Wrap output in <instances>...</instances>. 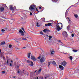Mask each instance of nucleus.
<instances>
[{
	"label": "nucleus",
	"mask_w": 79,
	"mask_h": 79,
	"mask_svg": "<svg viewBox=\"0 0 79 79\" xmlns=\"http://www.w3.org/2000/svg\"><path fill=\"white\" fill-rule=\"evenodd\" d=\"M18 73L19 74V71H18Z\"/></svg>",
	"instance_id": "obj_47"
},
{
	"label": "nucleus",
	"mask_w": 79,
	"mask_h": 79,
	"mask_svg": "<svg viewBox=\"0 0 79 79\" xmlns=\"http://www.w3.org/2000/svg\"><path fill=\"white\" fill-rule=\"evenodd\" d=\"M9 47L10 48H13V46H12V45H11V44H9Z\"/></svg>",
	"instance_id": "obj_19"
},
{
	"label": "nucleus",
	"mask_w": 79,
	"mask_h": 79,
	"mask_svg": "<svg viewBox=\"0 0 79 79\" xmlns=\"http://www.w3.org/2000/svg\"><path fill=\"white\" fill-rule=\"evenodd\" d=\"M6 31H8V29L6 28Z\"/></svg>",
	"instance_id": "obj_51"
},
{
	"label": "nucleus",
	"mask_w": 79,
	"mask_h": 79,
	"mask_svg": "<svg viewBox=\"0 0 79 79\" xmlns=\"http://www.w3.org/2000/svg\"><path fill=\"white\" fill-rule=\"evenodd\" d=\"M31 61H31L29 60H27V63H28V64H30V63H31Z\"/></svg>",
	"instance_id": "obj_17"
},
{
	"label": "nucleus",
	"mask_w": 79,
	"mask_h": 79,
	"mask_svg": "<svg viewBox=\"0 0 79 79\" xmlns=\"http://www.w3.org/2000/svg\"><path fill=\"white\" fill-rule=\"evenodd\" d=\"M42 71V69H40L38 71V73H40L41 72V71Z\"/></svg>",
	"instance_id": "obj_31"
},
{
	"label": "nucleus",
	"mask_w": 79,
	"mask_h": 79,
	"mask_svg": "<svg viewBox=\"0 0 79 79\" xmlns=\"http://www.w3.org/2000/svg\"><path fill=\"white\" fill-rule=\"evenodd\" d=\"M5 10V8L3 7H1L0 8V11L1 12H2L3 11Z\"/></svg>",
	"instance_id": "obj_13"
},
{
	"label": "nucleus",
	"mask_w": 79,
	"mask_h": 79,
	"mask_svg": "<svg viewBox=\"0 0 79 79\" xmlns=\"http://www.w3.org/2000/svg\"><path fill=\"white\" fill-rule=\"evenodd\" d=\"M31 63H30L29 64V65H30V66H34V63H33V62H32V61H31Z\"/></svg>",
	"instance_id": "obj_14"
},
{
	"label": "nucleus",
	"mask_w": 79,
	"mask_h": 79,
	"mask_svg": "<svg viewBox=\"0 0 79 79\" xmlns=\"http://www.w3.org/2000/svg\"><path fill=\"white\" fill-rule=\"evenodd\" d=\"M52 25V23H46L45 24V26L48 27V26H50Z\"/></svg>",
	"instance_id": "obj_11"
},
{
	"label": "nucleus",
	"mask_w": 79,
	"mask_h": 79,
	"mask_svg": "<svg viewBox=\"0 0 79 79\" xmlns=\"http://www.w3.org/2000/svg\"><path fill=\"white\" fill-rule=\"evenodd\" d=\"M69 58L71 60H73V57H72V56H70L69 57Z\"/></svg>",
	"instance_id": "obj_24"
},
{
	"label": "nucleus",
	"mask_w": 79,
	"mask_h": 79,
	"mask_svg": "<svg viewBox=\"0 0 79 79\" xmlns=\"http://www.w3.org/2000/svg\"><path fill=\"white\" fill-rule=\"evenodd\" d=\"M2 32H5V30L4 29H2L1 30Z\"/></svg>",
	"instance_id": "obj_36"
},
{
	"label": "nucleus",
	"mask_w": 79,
	"mask_h": 79,
	"mask_svg": "<svg viewBox=\"0 0 79 79\" xmlns=\"http://www.w3.org/2000/svg\"><path fill=\"white\" fill-rule=\"evenodd\" d=\"M36 26H37V27H40V25H39L38 23H37Z\"/></svg>",
	"instance_id": "obj_25"
},
{
	"label": "nucleus",
	"mask_w": 79,
	"mask_h": 79,
	"mask_svg": "<svg viewBox=\"0 0 79 79\" xmlns=\"http://www.w3.org/2000/svg\"><path fill=\"white\" fill-rule=\"evenodd\" d=\"M59 68L61 70H63V69H64V67L61 65H59Z\"/></svg>",
	"instance_id": "obj_12"
},
{
	"label": "nucleus",
	"mask_w": 79,
	"mask_h": 79,
	"mask_svg": "<svg viewBox=\"0 0 79 79\" xmlns=\"http://www.w3.org/2000/svg\"><path fill=\"white\" fill-rule=\"evenodd\" d=\"M73 52H77V50H76V49H73Z\"/></svg>",
	"instance_id": "obj_28"
},
{
	"label": "nucleus",
	"mask_w": 79,
	"mask_h": 79,
	"mask_svg": "<svg viewBox=\"0 0 79 79\" xmlns=\"http://www.w3.org/2000/svg\"><path fill=\"white\" fill-rule=\"evenodd\" d=\"M47 77H49V76H48L47 77H45V79H47Z\"/></svg>",
	"instance_id": "obj_43"
},
{
	"label": "nucleus",
	"mask_w": 79,
	"mask_h": 79,
	"mask_svg": "<svg viewBox=\"0 0 79 79\" xmlns=\"http://www.w3.org/2000/svg\"><path fill=\"white\" fill-rule=\"evenodd\" d=\"M10 10L12 11H14L15 9H16V6H14V8L13 7V6L12 5H11L10 6Z\"/></svg>",
	"instance_id": "obj_3"
},
{
	"label": "nucleus",
	"mask_w": 79,
	"mask_h": 79,
	"mask_svg": "<svg viewBox=\"0 0 79 79\" xmlns=\"http://www.w3.org/2000/svg\"><path fill=\"white\" fill-rule=\"evenodd\" d=\"M36 72H37V70H35V73Z\"/></svg>",
	"instance_id": "obj_49"
},
{
	"label": "nucleus",
	"mask_w": 79,
	"mask_h": 79,
	"mask_svg": "<svg viewBox=\"0 0 79 79\" xmlns=\"http://www.w3.org/2000/svg\"><path fill=\"white\" fill-rule=\"evenodd\" d=\"M41 79H43V77H42Z\"/></svg>",
	"instance_id": "obj_63"
},
{
	"label": "nucleus",
	"mask_w": 79,
	"mask_h": 79,
	"mask_svg": "<svg viewBox=\"0 0 79 79\" xmlns=\"http://www.w3.org/2000/svg\"><path fill=\"white\" fill-rule=\"evenodd\" d=\"M40 58H41V57H40V56H39V57H38V60H40Z\"/></svg>",
	"instance_id": "obj_35"
},
{
	"label": "nucleus",
	"mask_w": 79,
	"mask_h": 79,
	"mask_svg": "<svg viewBox=\"0 0 79 79\" xmlns=\"http://www.w3.org/2000/svg\"><path fill=\"white\" fill-rule=\"evenodd\" d=\"M52 64H53L55 65V64H56V62H55V61H53L52 62Z\"/></svg>",
	"instance_id": "obj_27"
},
{
	"label": "nucleus",
	"mask_w": 79,
	"mask_h": 79,
	"mask_svg": "<svg viewBox=\"0 0 79 79\" xmlns=\"http://www.w3.org/2000/svg\"><path fill=\"white\" fill-rule=\"evenodd\" d=\"M74 6V5H72V6H70V8H71L72 6Z\"/></svg>",
	"instance_id": "obj_56"
},
{
	"label": "nucleus",
	"mask_w": 79,
	"mask_h": 79,
	"mask_svg": "<svg viewBox=\"0 0 79 79\" xmlns=\"http://www.w3.org/2000/svg\"><path fill=\"white\" fill-rule=\"evenodd\" d=\"M51 55H54L55 52L52 48L50 49Z\"/></svg>",
	"instance_id": "obj_7"
},
{
	"label": "nucleus",
	"mask_w": 79,
	"mask_h": 79,
	"mask_svg": "<svg viewBox=\"0 0 79 79\" xmlns=\"http://www.w3.org/2000/svg\"><path fill=\"white\" fill-rule=\"evenodd\" d=\"M30 16H32V12H30Z\"/></svg>",
	"instance_id": "obj_33"
},
{
	"label": "nucleus",
	"mask_w": 79,
	"mask_h": 79,
	"mask_svg": "<svg viewBox=\"0 0 79 79\" xmlns=\"http://www.w3.org/2000/svg\"><path fill=\"white\" fill-rule=\"evenodd\" d=\"M35 8L36 6L35 5H31L29 7V9L30 11H35Z\"/></svg>",
	"instance_id": "obj_1"
},
{
	"label": "nucleus",
	"mask_w": 79,
	"mask_h": 79,
	"mask_svg": "<svg viewBox=\"0 0 79 79\" xmlns=\"http://www.w3.org/2000/svg\"><path fill=\"white\" fill-rule=\"evenodd\" d=\"M36 79H39V77H36Z\"/></svg>",
	"instance_id": "obj_48"
},
{
	"label": "nucleus",
	"mask_w": 79,
	"mask_h": 79,
	"mask_svg": "<svg viewBox=\"0 0 79 79\" xmlns=\"http://www.w3.org/2000/svg\"><path fill=\"white\" fill-rule=\"evenodd\" d=\"M70 27L69 26V25L67 26V29L68 31H69Z\"/></svg>",
	"instance_id": "obj_21"
},
{
	"label": "nucleus",
	"mask_w": 79,
	"mask_h": 79,
	"mask_svg": "<svg viewBox=\"0 0 79 79\" xmlns=\"http://www.w3.org/2000/svg\"><path fill=\"white\" fill-rule=\"evenodd\" d=\"M50 65V62H48V66H49Z\"/></svg>",
	"instance_id": "obj_34"
},
{
	"label": "nucleus",
	"mask_w": 79,
	"mask_h": 79,
	"mask_svg": "<svg viewBox=\"0 0 79 79\" xmlns=\"http://www.w3.org/2000/svg\"><path fill=\"white\" fill-rule=\"evenodd\" d=\"M8 60H7L6 61V63L7 64H8Z\"/></svg>",
	"instance_id": "obj_39"
},
{
	"label": "nucleus",
	"mask_w": 79,
	"mask_h": 79,
	"mask_svg": "<svg viewBox=\"0 0 79 79\" xmlns=\"http://www.w3.org/2000/svg\"><path fill=\"white\" fill-rule=\"evenodd\" d=\"M45 58L44 57H42L40 59V62L41 63H44L45 61Z\"/></svg>",
	"instance_id": "obj_8"
},
{
	"label": "nucleus",
	"mask_w": 79,
	"mask_h": 79,
	"mask_svg": "<svg viewBox=\"0 0 79 79\" xmlns=\"http://www.w3.org/2000/svg\"><path fill=\"white\" fill-rule=\"evenodd\" d=\"M79 3L78 2H77V3H76V4H77V3Z\"/></svg>",
	"instance_id": "obj_60"
},
{
	"label": "nucleus",
	"mask_w": 79,
	"mask_h": 79,
	"mask_svg": "<svg viewBox=\"0 0 79 79\" xmlns=\"http://www.w3.org/2000/svg\"><path fill=\"white\" fill-rule=\"evenodd\" d=\"M31 59L33 61H36L37 59H36L35 56H31Z\"/></svg>",
	"instance_id": "obj_10"
},
{
	"label": "nucleus",
	"mask_w": 79,
	"mask_h": 79,
	"mask_svg": "<svg viewBox=\"0 0 79 79\" xmlns=\"http://www.w3.org/2000/svg\"><path fill=\"white\" fill-rule=\"evenodd\" d=\"M50 32V30L47 29L46 32Z\"/></svg>",
	"instance_id": "obj_37"
},
{
	"label": "nucleus",
	"mask_w": 79,
	"mask_h": 79,
	"mask_svg": "<svg viewBox=\"0 0 79 79\" xmlns=\"http://www.w3.org/2000/svg\"><path fill=\"white\" fill-rule=\"evenodd\" d=\"M13 60H11V62H13Z\"/></svg>",
	"instance_id": "obj_61"
},
{
	"label": "nucleus",
	"mask_w": 79,
	"mask_h": 79,
	"mask_svg": "<svg viewBox=\"0 0 79 79\" xmlns=\"http://www.w3.org/2000/svg\"><path fill=\"white\" fill-rule=\"evenodd\" d=\"M69 21H71V20H70V19H69Z\"/></svg>",
	"instance_id": "obj_57"
},
{
	"label": "nucleus",
	"mask_w": 79,
	"mask_h": 79,
	"mask_svg": "<svg viewBox=\"0 0 79 79\" xmlns=\"http://www.w3.org/2000/svg\"><path fill=\"white\" fill-rule=\"evenodd\" d=\"M56 26L59 27H63V24H62V23H56Z\"/></svg>",
	"instance_id": "obj_6"
},
{
	"label": "nucleus",
	"mask_w": 79,
	"mask_h": 79,
	"mask_svg": "<svg viewBox=\"0 0 79 79\" xmlns=\"http://www.w3.org/2000/svg\"><path fill=\"white\" fill-rule=\"evenodd\" d=\"M43 32H44L46 33L47 32V29H45L43 30Z\"/></svg>",
	"instance_id": "obj_23"
},
{
	"label": "nucleus",
	"mask_w": 79,
	"mask_h": 79,
	"mask_svg": "<svg viewBox=\"0 0 79 79\" xmlns=\"http://www.w3.org/2000/svg\"><path fill=\"white\" fill-rule=\"evenodd\" d=\"M74 34H72V37H74Z\"/></svg>",
	"instance_id": "obj_38"
},
{
	"label": "nucleus",
	"mask_w": 79,
	"mask_h": 79,
	"mask_svg": "<svg viewBox=\"0 0 79 79\" xmlns=\"http://www.w3.org/2000/svg\"><path fill=\"white\" fill-rule=\"evenodd\" d=\"M58 42H60V43H61V44H62V42H61V40H59L58 41Z\"/></svg>",
	"instance_id": "obj_40"
},
{
	"label": "nucleus",
	"mask_w": 79,
	"mask_h": 79,
	"mask_svg": "<svg viewBox=\"0 0 79 79\" xmlns=\"http://www.w3.org/2000/svg\"><path fill=\"white\" fill-rule=\"evenodd\" d=\"M37 9H38L37 8H36V11H39V10Z\"/></svg>",
	"instance_id": "obj_41"
},
{
	"label": "nucleus",
	"mask_w": 79,
	"mask_h": 79,
	"mask_svg": "<svg viewBox=\"0 0 79 79\" xmlns=\"http://www.w3.org/2000/svg\"><path fill=\"white\" fill-rule=\"evenodd\" d=\"M17 68H19V65L17 66Z\"/></svg>",
	"instance_id": "obj_53"
},
{
	"label": "nucleus",
	"mask_w": 79,
	"mask_h": 79,
	"mask_svg": "<svg viewBox=\"0 0 79 79\" xmlns=\"http://www.w3.org/2000/svg\"><path fill=\"white\" fill-rule=\"evenodd\" d=\"M24 48H26V47H23L22 48V49H23Z\"/></svg>",
	"instance_id": "obj_46"
},
{
	"label": "nucleus",
	"mask_w": 79,
	"mask_h": 79,
	"mask_svg": "<svg viewBox=\"0 0 79 79\" xmlns=\"http://www.w3.org/2000/svg\"><path fill=\"white\" fill-rule=\"evenodd\" d=\"M67 19L69 20V18H68V17L67 18Z\"/></svg>",
	"instance_id": "obj_55"
},
{
	"label": "nucleus",
	"mask_w": 79,
	"mask_h": 79,
	"mask_svg": "<svg viewBox=\"0 0 79 79\" xmlns=\"http://www.w3.org/2000/svg\"><path fill=\"white\" fill-rule=\"evenodd\" d=\"M56 30L58 31H60L61 29V27H58V26H57V25L56 26Z\"/></svg>",
	"instance_id": "obj_9"
},
{
	"label": "nucleus",
	"mask_w": 79,
	"mask_h": 79,
	"mask_svg": "<svg viewBox=\"0 0 79 79\" xmlns=\"http://www.w3.org/2000/svg\"><path fill=\"white\" fill-rule=\"evenodd\" d=\"M74 16H75V17L76 18H77L78 17V15H77V14H75L74 15Z\"/></svg>",
	"instance_id": "obj_20"
},
{
	"label": "nucleus",
	"mask_w": 79,
	"mask_h": 79,
	"mask_svg": "<svg viewBox=\"0 0 79 79\" xmlns=\"http://www.w3.org/2000/svg\"><path fill=\"white\" fill-rule=\"evenodd\" d=\"M5 41H3L2 42H1L0 44V45H5Z\"/></svg>",
	"instance_id": "obj_16"
},
{
	"label": "nucleus",
	"mask_w": 79,
	"mask_h": 79,
	"mask_svg": "<svg viewBox=\"0 0 79 79\" xmlns=\"http://www.w3.org/2000/svg\"><path fill=\"white\" fill-rule=\"evenodd\" d=\"M30 55L32 56V54H31V53H28L27 54V56L29 58H30Z\"/></svg>",
	"instance_id": "obj_15"
},
{
	"label": "nucleus",
	"mask_w": 79,
	"mask_h": 79,
	"mask_svg": "<svg viewBox=\"0 0 79 79\" xmlns=\"http://www.w3.org/2000/svg\"><path fill=\"white\" fill-rule=\"evenodd\" d=\"M1 52H2V50L0 49V53H1Z\"/></svg>",
	"instance_id": "obj_50"
},
{
	"label": "nucleus",
	"mask_w": 79,
	"mask_h": 79,
	"mask_svg": "<svg viewBox=\"0 0 79 79\" xmlns=\"http://www.w3.org/2000/svg\"><path fill=\"white\" fill-rule=\"evenodd\" d=\"M40 34H41V35H43L44 34V33H43L42 31H40Z\"/></svg>",
	"instance_id": "obj_32"
},
{
	"label": "nucleus",
	"mask_w": 79,
	"mask_h": 79,
	"mask_svg": "<svg viewBox=\"0 0 79 79\" xmlns=\"http://www.w3.org/2000/svg\"><path fill=\"white\" fill-rule=\"evenodd\" d=\"M62 53H64V54H66V53H64V52Z\"/></svg>",
	"instance_id": "obj_54"
},
{
	"label": "nucleus",
	"mask_w": 79,
	"mask_h": 79,
	"mask_svg": "<svg viewBox=\"0 0 79 79\" xmlns=\"http://www.w3.org/2000/svg\"><path fill=\"white\" fill-rule=\"evenodd\" d=\"M66 64H67V63L66 61H63L60 63V64L63 66H66Z\"/></svg>",
	"instance_id": "obj_4"
},
{
	"label": "nucleus",
	"mask_w": 79,
	"mask_h": 79,
	"mask_svg": "<svg viewBox=\"0 0 79 79\" xmlns=\"http://www.w3.org/2000/svg\"><path fill=\"white\" fill-rule=\"evenodd\" d=\"M13 78H14V79H15V78H16V76L13 77Z\"/></svg>",
	"instance_id": "obj_45"
},
{
	"label": "nucleus",
	"mask_w": 79,
	"mask_h": 79,
	"mask_svg": "<svg viewBox=\"0 0 79 79\" xmlns=\"http://www.w3.org/2000/svg\"><path fill=\"white\" fill-rule=\"evenodd\" d=\"M40 6V7H39V9H40H40H42V8L43 9V10H44V8L42 7V6Z\"/></svg>",
	"instance_id": "obj_22"
},
{
	"label": "nucleus",
	"mask_w": 79,
	"mask_h": 79,
	"mask_svg": "<svg viewBox=\"0 0 79 79\" xmlns=\"http://www.w3.org/2000/svg\"><path fill=\"white\" fill-rule=\"evenodd\" d=\"M64 37H68V34L66 31H64L62 33Z\"/></svg>",
	"instance_id": "obj_2"
},
{
	"label": "nucleus",
	"mask_w": 79,
	"mask_h": 79,
	"mask_svg": "<svg viewBox=\"0 0 79 79\" xmlns=\"http://www.w3.org/2000/svg\"><path fill=\"white\" fill-rule=\"evenodd\" d=\"M22 40H27V39L26 38H24V37H22Z\"/></svg>",
	"instance_id": "obj_26"
},
{
	"label": "nucleus",
	"mask_w": 79,
	"mask_h": 79,
	"mask_svg": "<svg viewBox=\"0 0 79 79\" xmlns=\"http://www.w3.org/2000/svg\"><path fill=\"white\" fill-rule=\"evenodd\" d=\"M52 1L54 3H56L58 2V0H52Z\"/></svg>",
	"instance_id": "obj_18"
},
{
	"label": "nucleus",
	"mask_w": 79,
	"mask_h": 79,
	"mask_svg": "<svg viewBox=\"0 0 79 79\" xmlns=\"http://www.w3.org/2000/svg\"><path fill=\"white\" fill-rule=\"evenodd\" d=\"M19 33H20L21 34V35L22 36H24V32H23L21 29L19 31Z\"/></svg>",
	"instance_id": "obj_5"
},
{
	"label": "nucleus",
	"mask_w": 79,
	"mask_h": 79,
	"mask_svg": "<svg viewBox=\"0 0 79 79\" xmlns=\"http://www.w3.org/2000/svg\"><path fill=\"white\" fill-rule=\"evenodd\" d=\"M21 29H22L23 31H24V33H25L26 32H25V31H24V27H22L21 28Z\"/></svg>",
	"instance_id": "obj_29"
},
{
	"label": "nucleus",
	"mask_w": 79,
	"mask_h": 79,
	"mask_svg": "<svg viewBox=\"0 0 79 79\" xmlns=\"http://www.w3.org/2000/svg\"><path fill=\"white\" fill-rule=\"evenodd\" d=\"M16 42H17V43H18V42H18V41H16Z\"/></svg>",
	"instance_id": "obj_62"
},
{
	"label": "nucleus",
	"mask_w": 79,
	"mask_h": 79,
	"mask_svg": "<svg viewBox=\"0 0 79 79\" xmlns=\"http://www.w3.org/2000/svg\"><path fill=\"white\" fill-rule=\"evenodd\" d=\"M2 18H5V17H2Z\"/></svg>",
	"instance_id": "obj_52"
},
{
	"label": "nucleus",
	"mask_w": 79,
	"mask_h": 79,
	"mask_svg": "<svg viewBox=\"0 0 79 79\" xmlns=\"http://www.w3.org/2000/svg\"><path fill=\"white\" fill-rule=\"evenodd\" d=\"M26 37L27 38H28V37Z\"/></svg>",
	"instance_id": "obj_59"
},
{
	"label": "nucleus",
	"mask_w": 79,
	"mask_h": 79,
	"mask_svg": "<svg viewBox=\"0 0 79 79\" xmlns=\"http://www.w3.org/2000/svg\"><path fill=\"white\" fill-rule=\"evenodd\" d=\"M3 59L4 60H5V57H3Z\"/></svg>",
	"instance_id": "obj_58"
},
{
	"label": "nucleus",
	"mask_w": 79,
	"mask_h": 79,
	"mask_svg": "<svg viewBox=\"0 0 79 79\" xmlns=\"http://www.w3.org/2000/svg\"><path fill=\"white\" fill-rule=\"evenodd\" d=\"M10 66H12V64H11V63H10Z\"/></svg>",
	"instance_id": "obj_42"
},
{
	"label": "nucleus",
	"mask_w": 79,
	"mask_h": 79,
	"mask_svg": "<svg viewBox=\"0 0 79 79\" xmlns=\"http://www.w3.org/2000/svg\"><path fill=\"white\" fill-rule=\"evenodd\" d=\"M2 73H5V71H2Z\"/></svg>",
	"instance_id": "obj_44"
},
{
	"label": "nucleus",
	"mask_w": 79,
	"mask_h": 79,
	"mask_svg": "<svg viewBox=\"0 0 79 79\" xmlns=\"http://www.w3.org/2000/svg\"><path fill=\"white\" fill-rule=\"evenodd\" d=\"M49 40H50V39H52V37L51 36H49Z\"/></svg>",
	"instance_id": "obj_30"
},
{
	"label": "nucleus",
	"mask_w": 79,
	"mask_h": 79,
	"mask_svg": "<svg viewBox=\"0 0 79 79\" xmlns=\"http://www.w3.org/2000/svg\"><path fill=\"white\" fill-rule=\"evenodd\" d=\"M56 22H58V21H56Z\"/></svg>",
	"instance_id": "obj_64"
}]
</instances>
